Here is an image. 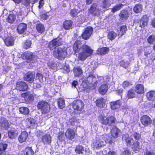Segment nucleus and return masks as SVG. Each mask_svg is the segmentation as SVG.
<instances>
[{
  "instance_id": "nucleus-1",
  "label": "nucleus",
  "mask_w": 155,
  "mask_h": 155,
  "mask_svg": "<svg viewBox=\"0 0 155 155\" xmlns=\"http://www.w3.org/2000/svg\"><path fill=\"white\" fill-rule=\"evenodd\" d=\"M73 50L75 53H79L78 56V60L84 61L93 53V50L90 47L82 45L79 41H76L73 45Z\"/></svg>"
},
{
  "instance_id": "nucleus-2",
  "label": "nucleus",
  "mask_w": 155,
  "mask_h": 155,
  "mask_svg": "<svg viewBox=\"0 0 155 155\" xmlns=\"http://www.w3.org/2000/svg\"><path fill=\"white\" fill-rule=\"evenodd\" d=\"M62 44V39L60 38H57L53 40L50 42L49 45V47L50 50H52L55 48L53 52L54 56L59 60L64 58L67 54L66 48H56Z\"/></svg>"
},
{
  "instance_id": "nucleus-3",
  "label": "nucleus",
  "mask_w": 155,
  "mask_h": 155,
  "mask_svg": "<svg viewBox=\"0 0 155 155\" xmlns=\"http://www.w3.org/2000/svg\"><path fill=\"white\" fill-rule=\"evenodd\" d=\"M97 81L95 77L92 74H90L88 77L85 78L80 86V87L82 90L88 92L94 88L97 84Z\"/></svg>"
},
{
  "instance_id": "nucleus-4",
  "label": "nucleus",
  "mask_w": 155,
  "mask_h": 155,
  "mask_svg": "<svg viewBox=\"0 0 155 155\" xmlns=\"http://www.w3.org/2000/svg\"><path fill=\"white\" fill-rule=\"evenodd\" d=\"M105 136L103 135L96 137L93 143L94 149H99L106 145L107 142L105 139L106 137Z\"/></svg>"
},
{
  "instance_id": "nucleus-5",
  "label": "nucleus",
  "mask_w": 155,
  "mask_h": 155,
  "mask_svg": "<svg viewBox=\"0 0 155 155\" xmlns=\"http://www.w3.org/2000/svg\"><path fill=\"white\" fill-rule=\"evenodd\" d=\"M99 121L102 124L108 125L109 126L114 125L115 121V117L112 116H109L107 117L103 115H101L98 117Z\"/></svg>"
},
{
  "instance_id": "nucleus-6",
  "label": "nucleus",
  "mask_w": 155,
  "mask_h": 155,
  "mask_svg": "<svg viewBox=\"0 0 155 155\" xmlns=\"http://www.w3.org/2000/svg\"><path fill=\"white\" fill-rule=\"evenodd\" d=\"M37 106L38 109L41 110L43 114H47L50 110V105L47 102L44 101H39Z\"/></svg>"
},
{
  "instance_id": "nucleus-7",
  "label": "nucleus",
  "mask_w": 155,
  "mask_h": 155,
  "mask_svg": "<svg viewBox=\"0 0 155 155\" xmlns=\"http://www.w3.org/2000/svg\"><path fill=\"white\" fill-rule=\"evenodd\" d=\"M72 106L74 110L81 111L84 108V104L81 100H76L72 103Z\"/></svg>"
},
{
  "instance_id": "nucleus-8",
  "label": "nucleus",
  "mask_w": 155,
  "mask_h": 155,
  "mask_svg": "<svg viewBox=\"0 0 155 155\" xmlns=\"http://www.w3.org/2000/svg\"><path fill=\"white\" fill-rule=\"evenodd\" d=\"M100 12V9L97 7L96 4L94 3L91 5L88 10V14H92L93 15H98Z\"/></svg>"
},
{
  "instance_id": "nucleus-9",
  "label": "nucleus",
  "mask_w": 155,
  "mask_h": 155,
  "mask_svg": "<svg viewBox=\"0 0 155 155\" xmlns=\"http://www.w3.org/2000/svg\"><path fill=\"white\" fill-rule=\"evenodd\" d=\"M93 31V28L91 27H88L85 29L82 35L83 38L87 39L90 37Z\"/></svg>"
},
{
  "instance_id": "nucleus-10",
  "label": "nucleus",
  "mask_w": 155,
  "mask_h": 155,
  "mask_svg": "<svg viewBox=\"0 0 155 155\" xmlns=\"http://www.w3.org/2000/svg\"><path fill=\"white\" fill-rule=\"evenodd\" d=\"M28 87L25 83L23 81H19L16 84V89L20 91H26Z\"/></svg>"
},
{
  "instance_id": "nucleus-11",
  "label": "nucleus",
  "mask_w": 155,
  "mask_h": 155,
  "mask_svg": "<svg viewBox=\"0 0 155 155\" xmlns=\"http://www.w3.org/2000/svg\"><path fill=\"white\" fill-rule=\"evenodd\" d=\"M25 56L26 58L28 60V62H30L31 64V65L32 67L35 66V65L32 64H34V62L35 63L36 60V57L34 56L33 54L31 53H25Z\"/></svg>"
},
{
  "instance_id": "nucleus-12",
  "label": "nucleus",
  "mask_w": 155,
  "mask_h": 155,
  "mask_svg": "<svg viewBox=\"0 0 155 155\" xmlns=\"http://www.w3.org/2000/svg\"><path fill=\"white\" fill-rule=\"evenodd\" d=\"M140 120L142 124L145 126H147L150 124L152 122V120L147 115L143 116L141 118Z\"/></svg>"
},
{
  "instance_id": "nucleus-13",
  "label": "nucleus",
  "mask_w": 155,
  "mask_h": 155,
  "mask_svg": "<svg viewBox=\"0 0 155 155\" xmlns=\"http://www.w3.org/2000/svg\"><path fill=\"white\" fill-rule=\"evenodd\" d=\"M121 131L117 127H114L111 130V135L114 138L118 137L121 134Z\"/></svg>"
},
{
  "instance_id": "nucleus-14",
  "label": "nucleus",
  "mask_w": 155,
  "mask_h": 155,
  "mask_svg": "<svg viewBox=\"0 0 155 155\" xmlns=\"http://www.w3.org/2000/svg\"><path fill=\"white\" fill-rule=\"evenodd\" d=\"M65 134L67 138L71 140L74 139L75 136L74 130L71 129H67Z\"/></svg>"
},
{
  "instance_id": "nucleus-15",
  "label": "nucleus",
  "mask_w": 155,
  "mask_h": 155,
  "mask_svg": "<svg viewBox=\"0 0 155 155\" xmlns=\"http://www.w3.org/2000/svg\"><path fill=\"white\" fill-rule=\"evenodd\" d=\"M122 104V102L120 100L111 102L110 103V107L112 110H115L119 108Z\"/></svg>"
},
{
  "instance_id": "nucleus-16",
  "label": "nucleus",
  "mask_w": 155,
  "mask_h": 155,
  "mask_svg": "<svg viewBox=\"0 0 155 155\" xmlns=\"http://www.w3.org/2000/svg\"><path fill=\"white\" fill-rule=\"evenodd\" d=\"M35 77V75L32 72H29L25 75L24 78L25 81L32 82L34 80Z\"/></svg>"
},
{
  "instance_id": "nucleus-17",
  "label": "nucleus",
  "mask_w": 155,
  "mask_h": 155,
  "mask_svg": "<svg viewBox=\"0 0 155 155\" xmlns=\"http://www.w3.org/2000/svg\"><path fill=\"white\" fill-rule=\"evenodd\" d=\"M130 15V14L128 11L123 10L120 14V19L123 21H124L127 19Z\"/></svg>"
},
{
  "instance_id": "nucleus-18",
  "label": "nucleus",
  "mask_w": 155,
  "mask_h": 155,
  "mask_svg": "<svg viewBox=\"0 0 155 155\" xmlns=\"http://www.w3.org/2000/svg\"><path fill=\"white\" fill-rule=\"evenodd\" d=\"M27 28V25L25 24L21 23L18 26L17 29L18 32L21 34L24 32Z\"/></svg>"
},
{
  "instance_id": "nucleus-19",
  "label": "nucleus",
  "mask_w": 155,
  "mask_h": 155,
  "mask_svg": "<svg viewBox=\"0 0 155 155\" xmlns=\"http://www.w3.org/2000/svg\"><path fill=\"white\" fill-rule=\"evenodd\" d=\"M41 140L45 144H50L51 141V137L49 134H46L42 136Z\"/></svg>"
},
{
  "instance_id": "nucleus-20",
  "label": "nucleus",
  "mask_w": 155,
  "mask_h": 155,
  "mask_svg": "<svg viewBox=\"0 0 155 155\" xmlns=\"http://www.w3.org/2000/svg\"><path fill=\"white\" fill-rule=\"evenodd\" d=\"M28 136V134L26 132H23L19 137L18 140L21 143L24 142L26 141Z\"/></svg>"
},
{
  "instance_id": "nucleus-21",
  "label": "nucleus",
  "mask_w": 155,
  "mask_h": 155,
  "mask_svg": "<svg viewBox=\"0 0 155 155\" xmlns=\"http://www.w3.org/2000/svg\"><path fill=\"white\" fill-rule=\"evenodd\" d=\"M146 96L149 101H155V91H151L147 92Z\"/></svg>"
},
{
  "instance_id": "nucleus-22",
  "label": "nucleus",
  "mask_w": 155,
  "mask_h": 155,
  "mask_svg": "<svg viewBox=\"0 0 155 155\" xmlns=\"http://www.w3.org/2000/svg\"><path fill=\"white\" fill-rule=\"evenodd\" d=\"M108 86L106 84H103L99 87L98 91L101 94H104L107 91Z\"/></svg>"
},
{
  "instance_id": "nucleus-23",
  "label": "nucleus",
  "mask_w": 155,
  "mask_h": 155,
  "mask_svg": "<svg viewBox=\"0 0 155 155\" xmlns=\"http://www.w3.org/2000/svg\"><path fill=\"white\" fill-rule=\"evenodd\" d=\"M21 96L24 97L25 100H28L29 101H33L34 99V95L29 93H25L22 94Z\"/></svg>"
},
{
  "instance_id": "nucleus-24",
  "label": "nucleus",
  "mask_w": 155,
  "mask_h": 155,
  "mask_svg": "<svg viewBox=\"0 0 155 155\" xmlns=\"http://www.w3.org/2000/svg\"><path fill=\"white\" fill-rule=\"evenodd\" d=\"M135 91L138 94H142L144 92V87L141 84H137L135 87Z\"/></svg>"
},
{
  "instance_id": "nucleus-25",
  "label": "nucleus",
  "mask_w": 155,
  "mask_h": 155,
  "mask_svg": "<svg viewBox=\"0 0 155 155\" xmlns=\"http://www.w3.org/2000/svg\"><path fill=\"white\" fill-rule=\"evenodd\" d=\"M73 70L75 77H80L83 73L82 70L80 67L74 68Z\"/></svg>"
},
{
  "instance_id": "nucleus-26",
  "label": "nucleus",
  "mask_w": 155,
  "mask_h": 155,
  "mask_svg": "<svg viewBox=\"0 0 155 155\" xmlns=\"http://www.w3.org/2000/svg\"><path fill=\"white\" fill-rule=\"evenodd\" d=\"M125 138L126 144L128 146H131L133 145L134 140L132 137H129L127 135H125V137H123V139Z\"/></svg>"
},
{
  "instance_id": "nucleus-27",
  "label": "nucleus",
  "mask_w": 155,
  "mask_h": 155,
  "mask_svg": "<svg viewBox=\"0 0 155 155\" xmlns=\"http://www.w3.org/2000/svg\"><path fill=\"white\" fill-rule=\"evenodd\" d=\"M127 28L125 25L122 26L117 30L118 34L119 36H121L126 33L127 31Z\"/></svg>"
},
{
  "instance_id": "nucleus-28",
  "label": "nucleus",
  "mask_w": 155,
  "mask_h": 155,
  "mask_svg": "<svg viewBox=\"0 0 155 155\" xmlns=\"http://www.w3.org/2000/svg\"><path fill=\"white\" fill-rule=\"evenodd\" d=\"M26 123L28 127H33L35 125V120L33 118L30 117L26 120Z\"/></svg>"
},
{
  "instance_id": "nucleus-29",
  "label": "nucleus",
  "mask_w": 155,
  "mask_h": 155,
  "mask_svg": "<svg viewBox=\"0 0 155 155\" xmlns=\"http://www.w3.org/2000/svg\"><path fill=\"white\" fill-rule=\"evenodd\" d=\"M4 42L7 46L13 45L14 44V38L12 37H8L4 41Z\"/></svg>"
},
{
  "instance_id": "nucleus-30",
  "label": "nucleus",
  "mask_w": 155,
  "mask_h": 155,
  "mask_svg": "<svg viewBox=\"0 0 155 155\" xmlns=\"http://www.w3.org/2000/svg\"><path fill=\"white\" fill-rule=\"evenodd\" d=\"M147 18L146 17H143L140 22L138 23L139 26L141 28L144 27L147 24Z\"/></svg>"
},
{
  "instance_id": "nucleus-31",
  "label": "nucleus",
  "mask_w": 155,
  "mask_h": 155,
  "mask_svg": "<svg viewBox=\"0 0 155 155\" xmlns=\"http://www.w3.org/2000/svg\"><path fill=\"white\" fill-rule=\"evenodd\" d=\"M109 51V48H107L104 47L98 49L97 51V53L98 54L104 55Z\"/></svg>"
},
{
  "instance_id": "nucleus-32",
  "label": "nucleus",
  "mask_w": 155,
  "mask_h": 155,
  "mask_svg": "<svg viewBox=\"0 0 155 155\" xmlns=\"http://www.w3.org/2000/svg\"><path fill=\"white\" fill-rule=\"evenodd\" d=\"M72 21L71 20H67L64 22L63 26L66 30L69 29L72 25Z\"/></svg>"
},
{
  "instance_id": "nucleus-33",
  "label": "nucleus",
  "mask_w": 155,
  "mask_h": 155,
  "mask_svg": "<svg viewBox=\"0 0 155 155\" xmlns=\"http://www.w3.org/2000/svg\"><path fill=\"white\" fill-rule=\"evenodd\" d=\"M133 145L134 146L133 147V151L136 153L138 152L140 148L139 142L138 141H135L134 142Z\"/></svg>"
},
{
  "instance_id": "nucleus-34",
  "label": "nucleus",
  "mask_w": 155,
  "mask_h": 155,
  "mask_svg": "<svg viewBox=\"0 0 155 155\" xmlns=\"http://www.w3.org/2000/svg\"><path fill=\"white\" fill-rule=\"evenodd\" d=\"M97 105L100 107H102L105 105V101L103 98H100L96 100Z\"/></svg>"
},
{
  "instance_id": "nucleus-35",
  "label": "nucleus",
  "mask_w": 155,
  "mask_h": 155,
  "mask_svg": "<svg viewBox=\"0 0 155 155\" xmlns=\"http://www.w3.org/2000/svg\"><path fill=\"white\" fill-rule=\"evenodd\" d=\"M15 19L16 16L13 14H10L7 19V21L10 23H13L15 21Z\"/></svg>"
},
{
  "instance_id": "nucleus-36",
  "label": "nucleus",
  "mask_w": 155,
  "mask_h": 155,
  "mask_svg": "<svg viewBox=\"0 0 155 155\" xmlns=\"http://www.w3.org/2000/svg\"><path fill=\"white\" fill-rule=\"evenodd\" d=\"M58 107L61 109L63 108L65 106V100L63 98H59L58 100Z\"/></svg>"
},
{
  "instance_id": "nucleus-37",
  "label": "nucleus",
  "mask_w": 155,
  "mask_h": 155,
  "mask_svg": "<svg viewBox=\"0 0 155 155\" xmlns=\"http://www.w3.org/2000/svg\"><path fill=\"white\" fill-rule=\"evenodd\" d=\"M36 28L37 31L41 33H42L45 30V27L43 24H39L36 25Z\"/></svg>"
},
{
  "instance_id": "nucleus-38",
  "label": "nucleus",
  "mask_w": 155,
  "mask_h": 155,
  "mask_svg": "<svg viewBox=\"0 0 155 155\" xmlns=\"http://www.w3.org/2000/svg\"><path fill=\"white\" fill-rule=\"evenodd\" d=\"M117 35V34L114 32L113 31H110L107 35L108 38L110 40H112L115 39Z\"/></svg>"
},
{
  "instance_id": "nucleus-39",
  "label": "nucleus",
  "mask_w": 155,
  "mask_h": 155,
  "mask_svg": "<svg viewBox=\"0 0 155 155\" xmlns=\"http://www.w3.org/2000/svg\"><path fill=\"white\" fill-rule=\"evenodd\" d=\"M19 111L21 114L24 115H26L29 114V110L27 107H21L19 108Z\"/></svg>"
},
{
  "instance_id": "nucleus-40",
  "label": "nucleus",
  "mask_w": 155,
  "mask_h": 155,
  "mask_svg": "<svg viewBox=\"0 0 155 155\" xmlns=\"http://www.w3.org/2000/svg\"><path fill=\"white\" fill-rule=\"evenodd\" d=\"M25 155H33L34 152L32 148L30 147L26 148L25 150Z\"/></svg>"
},
{
  "instance_id": "nucleus-41",
  "label": "nucleus",
  "mask_w": 155,
  "mask_h": 155,
  "mask_svg": "<svg viewBox=\"0 0 155 155\" xmlns=\"http://www.w3.org/2000/svg\"><path fill=\"white\" fill-rule=\"evenodd\" d=\"M131 137L134 138L137 141L141 138V136L138 133L136 132H133L131 135Z\"/></svg>"
},
{
  "instance_id": "nucleus-42",
  "label": "nucleus",
  "mask_w": 155,
  "mask_h": 155,
  "mask_svg": "<svg viewBox=\"0 0 155 155\" xmlns=\"http://www.w3.org/2000/svg\"><path fill=\"white\" fill-rule=\"evenodd\" d=\"M141 5L140 4L136 5L134 7V11L136 13L140 12L142 11Z\"/></svg>"
},
{
  "instance_id": "nucleus-43",
  "label": "nucleus",
  "mask_w": 155,
  "mask_h": 155,
  "mask_svg": "<svg viewBox=\"0 0 155 155\" xmlns=\"http://www.w3.org/2000/svg\"><path fill=\"white\" fill-rule=\"evenodd\" d=\"M1 126L3 129H8L9 126V124L8 120H4L2 122Z\"/></svg>"
},
{
  "instance_id": "nucleus-44",
  "label": "nucleus",
  "mask_w": 155,
  "mask_h": 155,
  "mask_svg": "<svg viewBox=\"0 0 155 155\" xmlns=\"http://www.w3.org/2000/svg\"><path fill=\"white\" fill-rule=\"evenodd\" d=\"M17 15L20 20H22L25 16L24 12L20 9H19L18 12H17Z\"/></svg>"
},
{
  "instance_id": "nucleus-45",
  "label": "nucleus",
  "mask_w": 155,
  "mask_h": 155,
  "mask_svg": "<svg viewBox=\"0 0 155 155\" xmlns=\"http://www.w3.org/2000/svg\"><path fill=\"white\" fill-rule=\"evenodd\" d=\"M148 42L150 44H152L155 42V36L151 35L147 39Z\"/></svg>"
},
{
  "instance_id": "nucleus-46",
  "label": "nucleus",
  "mask_w": 155,
  "mask_h": 155,
  "mask_svg": "<svg viewBox=\"0 0 155 155\" xmlns=\"http://www.w3.org/2000/svg\"><path fill=\"white\" fill-rule=\"evenodd\" d=\"M135 93L133 90H130L128 92L127 97L128 98H132L134 97Z\"/></svg>"
},
{
  "instance_id": "nucleus-47",
  "label": "nucleus",
  "mask_w": 155,
  "mask_h": 155,
  "mask_svg": "<svg viewBox=\"0 0 155 155\" xmlns=\"http://www.w3.org/2000/svg\"><path fill=\"white\" fill-rule=\"evenodd\" d=\"M84 148L81 146H79L77 147L76 148L75 151L78 154L82 153L84 151Z\"/></svg>"
},
{
  "instance_id": "nucleus-48",
  "label": "nucleus",
  "mask_w": 155,
  "mask_h": 155,
  "mask_svg": "<svg viewBox=\"0 0 155 155\" xmlns=\"http://www.w3.org/2000/svg\"><path fill=\"white\" fill-rule=\"evenodd\" d=\"M31 41L30 40H27L24 43L23 47L25 49L29 48L31 45Z\"/></svg>"
},
{
  "instance_id": "nucleus-49",
  "label": "nucleus",
  "mask_w": 155,
  "mask_h": 155,
  "mask_svg": "<svg viewBox=\"0 0 155 155\" xmlns=\"http://www.w3.org/2000/svg\"><path fill=\"white\" fill-rule=\"evenodd\" d=\"M132 85V84L130 81H125L123 82L122 86L124 88H126Z\"/></svg>"
},
{
  "instance_id": "nucleus-50",
  "label": "nucleus",
  "mask_w": 155,
  "mask_h": 155,
  "mask_svg": "<svg viewBox=\"0 0 155 155\" xmlns=\"http://www.w3.org/2000/svg\"><path fill=\"white\" fill-rule=\"evenodd\" d=\"M7 147V144H6L3 143H0V150L2 153L6 149Z\"/></svg>"
},
{
  "instance_id": "nucleus-51",
  "label": "nucleus",
  "mask_w": 155,
  "mask_h": 155,
  "mask_svg": "<svg viewBox=\"0 0 155 155\" xmlns=\"http://www.w3.org/2000/svg\"><path fill=\"white\" fill-rule=\"evenodd\" d=\"M122 4H119L116 5L112 9V11L113 12H114L116 11L119 10L122 7Z\"/></svg>"
},
{
  "instance_id": "nucleus-52",
  "label": "nucleus",
  "mask_w": 155,
  "mask_h": 155,
  "mask_svg": "<svg viewBox=\"0 0 155 155\" xmlns=\"http://www.w3.org/2000/svg\"><path fill=\"white\" fill-rule=\"evenodd\" d=\"M129 63L127 61H122L120 62V66L123 67V68H126L128 66Z\"/></svg>"
},
{
  "instance_id": "nucleus-53",
  "label": "nucleus",
  "mask_w": 155,
  "mask_h": 155,
  "mask_svg": "<svg viewBox=\"0 0 155 155\" xmlns=\"http://www.w3.org/2000/svg\"><path fill=\"white\" fill-rule=\"evenodd\" d=\"M36 78L39 80L40 82L42 83L44 81L43 76L42 74L39 73L36 74Z\"/></svg>"
},
{
  "instance_id": "nucleus-54",
  "label": "nucleus",
  "mask_w": 155,
  "mask_h": 155,
  "mask_svg": "<svg viewBox=\"0 0 155 155\" xmlns=\"http://www.w3.org/2000/svg\"><path fill=\"white\" fill-rule=\"evenodd\" d=\"M48 67L52 69H54L56 67V65L54 62L53 61H50L48 63Z\"/></svg>"
},
{
  "instance_id": "nucleus-55",
  "label": "nucleus",
  "mask_w": 155,
  "mask_h": 155,
  "mask_svg": "<svg viewBox=\"0 0 155 155\" xmlns=\"http://www.w3.org/2000/svg\"><path fill=\"white\" fill-rule=\"evenodd\" d=\"M48 67L52 69H54L56 67V65L54 62L53 61H50L48 63Z\"/></svg>"
},
{
  "instance_id": "nucleus-56",
  "label": "nucleus",
  "mask_w": 155,
  "mask_h": 155,
  "mask_svg": "<svg viewBox=\"0 0 155 155\" xmlns=\"http://www.w3.org/2000/svg\"><path fill=\"white\" fill-rule=\"evenodd\" d=\"M78 13V10L76 9H72L70 12L71 15L73 17L77 16Z\"/></svg>"
},
{
  "instance_id": "nucleus-57",
  "label": "nucleus",
  "mask_w": 155,
  "mask_h": 155,
  "mask_svg": "<svg viewBox=\"0 0 155 155\" xmlns=\"http://www.w3.org/2000/svg\"><path fill=\"white\" fill-rule=\"evenodd\" d=\"M8 135L10 138L12 139L14 137L15 133L13 131L10 130L8 132Z\"/></svg>"
},
{
  "instance_id": "nucleus-58",
  "label": "nucleus",
  "mask_w": 155,
  "mask_h": 155,
  "mask_svg": "<svg viewBox=\"0 0 155 155\" xmlns=\"http://www.w3.org/2000/svg\"><path fill=\"white\" fill-rule=\"evenodd\" d=\"M64 133L63 132H60L58 136V138L60 140H62L64 139Z\"/></svg>"
},
{
  "instance_id": "nucleus-59",
  "label": "nucleus",
  "mask_w": 155,
  "mask_h": 155,
  "mask_svg": "<svg viewBox=\"0 0 155 155\" xmlns=\"http://www.w3.org/2000/svg\"><path fill=\"white\" fill-rule=\"evenodd\" d=\"M23 4L25 6L28 5L30 3V0H21Z\"/></svg>"
},
{
  "instance_id": "nucleus-60",
  "label": "nucleus",
  "mask_w": 155,
  "mask_h": 155,
  "mask_svg": "<svg viewBox=\"0 0 155 155\" xmlns=\"http://www.w3.org/2000/svg\"><path fill=\"white\" fill-rule=\"evenodd\" d=\"M121 155H131V153L127 150H125L122 153Z\"/></svg>"
},
{
  "instance_id": "nucleus-61",
  "label": "nucleus",
  "mask_w": 155,
  "mask_h": 155,
  "mask_svg": "<svg viewBox=\"0 0 155 155\" xmlns=\"http://www.w3.org/2000/svg\"><path fill=\"white\" fill-rule=\"evenodd\" d=\"M107 155H117V154L114 151H110Z\"/></svg>"
},
{
  "instance_id": "nucleus-62",
  "label": "nucleus",
  "mask_w": 155,
  "mask_h": 155,
  "mask_svg": "<svg viewBox=\"0 0 155 155\" xmlns=\"http://www.w3.org/2000/svg\"><path fill=\"white\" fill-rule=\"evenodd\" d=\"M145 155H155V153L152 152L148 151L145 153Z\"/></svg>"
},
{
  "instance_id": "nucleus-63",
  "label": "nucleus",
  "mask_w": 155,
  "mask_h": 155,
  "mask_svg": "<svg viewBox=\"0 0 155 155\" xmlns=\"http://www.w3.org/2000/svg\"><path fill=\"white\" fill-rule=\"evenodd\" d=\"M40 17L42 19L45 20L47 18V16L46 14H44L41 15Z\"/></svg>"
},
{
  "instance_id": "nucleus-64",
  "label": "nucleus",
  "mask_w": 155,
  "mask_h": 155,
  "mask_svg": "<svg viewBox=\"0 0 155 155\" xmlns=\"http://www.w3.org/2000/svg\"><path fill=\"white\" fill-rule=\"evenodd\" d=\"M146 51H145L144 53V55L147 56V55H148V54H149L150 53V49H147L146 50Z\"/></svg>"
}]
</instances>
